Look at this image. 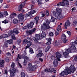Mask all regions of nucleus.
I'll return each instance as SVG.
<instances>
[{"label":"nucleus","instance_id":"f257e3e1","mask_svg":"<svg viewBox=\"0 0 77 77\" xmlns=\"http://www.w3.org/2000/svg\"><path fill=\"white\" fill-rule=\"evenodd\" d=\"M75 70V67H74V65H72L71 66L69 69L67 68H66L65 71L61 73L60 75H62V76H63V75H68V74H69V73H71V72H74Z\"/></svg>","mask_w":77,"mask_h":77},{"label":"nucleus","instance_id":"f03ea898","mask_svg":"<svg viewBox=\"0 0 77 77\" xmlns=\"http://www.w3.org/2000/svg\"><path fill=\"white\" fill-rule=\"evenodd\" d=\"M20 33V32L18 31V29H14L13 31H11L10 32H9L8 35L9 36H12L11 38L14 40H15L17 39V38L15 37L14 34H15V33L16 34H18V33Z\"/></svg>","mask_w":77,"mask_h":77},{"label":"nucleus","instance_id":"7ed1b4c3","mask_svg":"<svg viewBox=\"0 0 77 77\" xmlns=\"http://www.w3.org/2000/svg\"><path fill=\"white\" fill-rule=\"evenodd\" d=\"M55 57H56L57 59H55L54 61L53 64L54 66L56 67L57 66V63H58V61H60V58L62 56L59 53L57 52L55 54Z\"/></svg>","mask_w":77,"mask_h":77},{"label":"nucleus","instance_id":"20e7f679","mask_svg":"<svg viewBox=\"0 0 77 77\" xmlns=\"http://www.w3.org/2000/svg\"><path fill=\"white\" fill-rule=\"evenodd\" d=\"M50 21L49 20H48L46 22V23H44L43 25H42L41 27V29L43 30V29H48L50 28V27L49 26V24H50Z\"/></svg>","mask_w":77,"mask_h":77},{"label":"nucleus","instance_id":"39448f33","mask_svg":"<svg viewBox=\"0 0 77 77\" xmlns=\"http://www.w3.org/2000/svg\"><path fill=\"white\" fill-rule=\"evenodd\" d=\"M53 14L56 18H57L59 20L63 18V15H62V13L61 12L58 14H56V11H54L53 12Z\"/></svg>","mask_w":77,"mask_h":77},{"label":"nucleus","instance_id":"423d86ee","mask_svg":"<svg viewBox=\"0 0 77 77\" xmlns=\"http://www.w3.org/2000/svg\"><path fill=\"white\" fill-rule=\"evenodd\" d=\"M13 42H14L13 41V40L12 39L8 40L5 42L4 47L6 48V47H8V43L10 44H13Z\"/></svg>","mask_w":77,"mask_h":77},{"label":"nucleus","instance_id":"0eeeda50","mask_svg":"<svg viewBox=\"0 0 77 77\" xmlns=\"http://www.w3.org/2000/svg\"><path fill=\"white\" fill-rule=\"evenodd\" d=\"M59 4L60 6H65V5L67 6H68L69 5V2L68 0H64L62 2L60 3Z\"/></svg>","mask_w":77,"mask_h":77},{"label":"nucleus","instance_id":"6e6552de","mask_svg":"<svg viewBox=\"0 0 77 77\" xmlns=\"http://www.w3.org/2000/svg\"><path fill=\"white\" fill-rule=\"evenodd\" d=\"M72 51H73V50L71 49V50H70V49L69 48L67 49L66 51V52L63 53V55L64 56L66 57L68 56V54L70 53H72V52H71Z\"/></svg>","mask_w":77,"mask_h":77},{"label":"nucleus","instance_id":"1a4fd4ad","mask_svg":"<svg viewBox=\"0 0 77 77\" xmlns=\"http://www.w3.org/2000/svg\"><path fill=\"white\" fill-rule=\"evenodd\" d=\"M34 24V23H33V22H31L30 23V24H29L27 25V26H24L23 27V29L24 30L25 29H26L27 28H29V29H30V28H32L33 27V25Z\"/></svg>","mask_w":77,"mask_h":77},{"label":"nucleus","instance_id":"9d476101","mask_svg":"<svg viewBox=\"0 0 77 77\" xmlns=\"http://www.w3.org/2000/svg\"><path fill=\"white\" fill-rule=\"evenodd\" d=\"M75 44H77V40H76L75 42H72L70 43V45H72L71 47V49H72L73 50H75L76 48L75 47Z\"/></svg>","mask_w":77,"mask_h":77},{"label":"nucleus","instance_id":"9b49d317","mask_svg":"<svg viewBox=\"0 0 77 77\" xmlns=\"http://www.w3.org/2000/svg\"><path fill=\"white\" fill-rule=\"evenodd\" d=\"M15 69L10 70V75L11 77H14L15 76Z\"/></svg>","mask_w":77,"mask_h":77},{"label":"nucleus","instance_id":"f8f14e48","mask_svg":"<svg viewBox=\"0 0 77 77\" xmlns=\"http://www.w3.org/2000/svg\"><path fill=\"white\" fill-rule=\"evenodd\" d=\"M28 67H27L26 69L29 70L30 71H32L33 70L32 64L29 63L28 65Z\"/></svg>","mask_w":77,"mask_h":77},{"label":"nucleus","instance_id":"ddd939ff","mask_svg":"<svg viewBox=\"0 0 77 77\" xmlns=\"http://www.w3.org/2000/svg\"><path fill=\"white\" fill-rule=\"evenodd\" d=\"M25 5V3L24 2H23L22 3V4L19 6L18 8V10L19 11H21V9Z\"/></svg>","mask_w":77,"mask_h":77},{"label":"nucleus","instance_id":"4468645a","mask_svg":"<svg viewBox=\"0 0 77 77\" xmlns=\"http://www.w3.org/2000/svg\"><path fill=\"white\" fill-rule=\"evenodd\" d=\"M70 24H71V23L68 20H67L65 23L64 27H65V29H67L66 27H69L70 26Z\"/></svg>","mask_w":77,"mask_h":77},{"label":"nucleus","instance_id":"2eb2a0df","mask_svg":"<svg viewBox=\"0 0 77 77\" xmlns=\"http://www.w3.org/2000/svg\"><path fill=\"white\" fill-rule=\"evenodd\" d=\"M18 19L20 21L23 20L24 17H23V14L21 13L19 14Z\"/></svg>","mask_w":77,"mask_h":77},{"label":"nucleus","instance_id":"dca6fc26","mask_svg":"<svg viewBox=\"0 0 77 77\" xmlns=\"http://www.w3.org/2000/svg\"><path fill=\"white\" fill-rule=\"evenodd\" d=\"M54 69L53 68H50L48 70L47 69H46L45 70V72L47 71V72H52L54 71Z\"/></svg>","mask_w":77,"mask_h":77},{"label":"nucleus","instance_id":"f3484780","mask_svg":"<svg viewBox=\"0 0 77 77\" xmlns=\"http://www.w3.org/2000/svg\"><path fill=\"white\" fill-rule=\"evenodd\" d=\"M36 30V29L35 28H34L32 29V30H31L29 31H28V35H32L33 34V33L34 32H35Z\"/></svg>","mask_w":77,"mask_h":77},{"label":"nucleus","instance_id":"a211bd4d","mask_svg":"<svg viewBox=\"0 0 77 77\" xmlns=\"http://www.w3.org/2000/svg\"><path fill=\"white\" fill-rule=\"evenodd\" d=\"M38 52L39 53L37 54L36 55V57H41V56H42V54H43L41 53H42V51L39 50L38 51Z\"/></svg>","mask_w":77,"mask_h":77},{"label":"nucleus","instance_id":"6ab92c4d","mask_svg":"<svg viewBox=\"0 0 77 77\" xmlns=\"http://www.w3.org/2000/svg\"><path fill=\"white\" fill-rule=\"evenodd\" d=\"M27 46L26 47V48H25V50H26L27 48H29V47H30L31 45L32 44V43L30 41H28L27 42Z\"/></svg>","mask_w":77,"mask_h":77},{"label":"nucleus","instance_id":"aec40b11","mask_svg":"<svg viewBox=\"0 0 77 77\" xmlns=\"http://www.w3.org/2000/svg\"><path fill=\"white\" fill-rule=\"evenodd\" d=\"M36 12V10L32 9L29 13L30 14L29 15H32L35 14Z\"/></svg>","mask_w":77,"mask_h":77},{"label":"nucleus","instance_id":"412c9836","mask_svg":"<svg viewBox=\"0 0 77 77\" xmlns=\"http://www.w3.org/2000/svg\"><path fill=\"white\" fill-rule=\"evenodd\" d=\"M17 14L15 13H12L11 14L10 16V18H14V16H16Z\"/></svg>","mask_w":77,"mask_h":77},{"label":"nucleus","instance_id":"4be33fe9","mask_svg":"<svg viewBox=\"0 0 77 77\" xmlns=\"http://www.w3.org/2000/svg\"><path fill=\"white\" fill-rule=\"evenodd\" d=\"M62 12L61 9L57 8H56V12L55 11V14H59Z\"/></svg>","mask_w":77,"mask_h":77},{"label":"nucleus","instance_id":"5701e85b","mask_svg":"<svg viewBox=\"0 0 77 77\" xmlns=\"http://www.w3.org/2000/svg\"><path fill=\"white\" fill-rule=\"evenodd\" d=\"M5 63V61L4 60H0V66L1 67H3L4 66L3 65Z\"/></svg>","mask_w":77,"mask_h":77},{"label":"nucleus","instance_id":"b1692460","mask_svg":"<svg viewBox=\"0 0 77 77\" xmlns=\"http://www.w3.org/2000/svg\"><path fill=\"white\" fill-rule=\"evenodd\" d=\"M18 20L16 19H14L13 21V23L14 24H17L18 23Z\"/></svg>","mask_w":77,"mask_h":77},{"label":"nucleus","instance_id":"393cba45","mask_svg":"<svg viewBox=\"0 0 77 77\" xmlns=\"http://www.w3.org/2000/svg\"><path fill=\"white\" fill-rule=\"evenodd\" d=\"M66 35H65V34H62V35L61 36V39L62 40H63L65 39H66Z\"/></svg>","mask_w":77,"mask_h":77},{"label":"nucleus","instance_id":"a878e982","mask_svg":"<svg viewBox=\"0 0 77 77\" xmlns=\"http://www.w3.org/2000/svg\"><path fill=\"white\" fill-rule=\"evenodd\" d=\"M47 40H48V42L46 43L47 45H50L51 44V38H50L49 39H47Z\"/></svg>","mask_w":77,"mask_h":77},{"label":"nucleus","instance_id":"bb28decb","mask_svg":"<svg viewBox=\"0 0 77 77\" xmlns=\"http://www.w3.org/2000/svg\"><path fill=\"white\" fill-rule=\"evenodd\" d=\"M50 48V46H48L47 48H46L45 49V52H47V51L49 50Z\"/></svg>","mask_w":77,"mask_h":77},{"label":"nucleus","instance_id":"cd10ccee","mask_svg":"<svg viewBox=\"0 0 77 77\" xmlns=\"http://www.w3.org/2000/svg\"><path fill=\"white\" fill-rule=\"evenodd\" d=\"M35 36L36 39L37 40V41L38 40L40 39V36L38 34H37L35 35Z\"/></svg>","mask_w":77,"mask_h":77},{"label":"nucleus","instance_id":"c85d7f7f","mask_svg":"<svg viewBox=\"0 0 77 77\" xmlns=\"http://www.w3.org/2000/svg\"><path fill=\"white\" fill-rule=\"evenodd\" d=\"M45 32H42V34L41 35V36L42 37V38H44V37H45Z\"/></svg>","mask_w":77,"mask_h":77},{"label":"nucleus","instance_id":"c756f323","mask_svg":"<svg viewBox=\"0 0 77 77\" xmlns=\"http://www.w3.org/2000/svg\"><path fill=\"white\" fill-rule=\"evenodd\" d=\"M11 66L12 68L13 69H14V67H15V63L14 62H12L11 64Z\"/></svg>","mask_w":77,"mask_h":77},{"label":"nucleus","instance_id":"7c9ffc66","mask_svg":"<svg viewBox=\"0 0 77 77\" xmlns=\"http://www.w3.org/2000/svg\"><path fill=\"white\" fill-rule=\"evenodd\" d=\"M22 59L21 57L20 56L19 54H18V56H17V58L16 59V61H18L19 59Z\"/></svg>","mask_w":77,"mask_h":77},{"label":"nucleus","instance_id":"2f4dec72","mask_svg":"<svg viewBox=\"0 0 77 77\" xmlns=\"http://www.w3.org/2000/svg\"><path fill=\"white\" fill-rule=\"evenodd\" d=\"M56 19L53 17H51V21H53V22H55V20H56Z\"/></svg>","mask_w":77,"mask_h":77},{"label":"nucleus","instance_id":"473e14b6","mask_svg":"<svg viewBox=\"0 0 77 77\" xmlns=\"http://www.w3.org/2000/svg\"><path fill=\"white\" fill-rule=\"evenodd\" d=\"M29 52L31 53V54L34 53V52H33V51L32 48H29Z\"/></svg>","mask_w":77,"mask_h":77},{"label":"nucleus","instance_id":"72a5a7b5","mask_svg":"<svg viewBox=\"0 0 77 77\" xmlns=\"http://www.w3.org/2000/svg\"><path fill=\"white\" fill-rule=\"evenodd\" d=\"M33 40H34V41H35V43H37V42H38V40L36 39L35 37H33Z\"/></svg>","mask_w":77,"mask_h":77},{"label":"nucleus","instance_id":"f704fd0d","mask_svg":"<svg viewBox=\"0 0 77 77\" xmlns=\"http://www.w3.org/2000/svg\"><path fill=\"white\" fill-rule=\"evenodd\" d=\"M2 23H4V24H6L8 23V21L7 20H5L4 21H2Z\"/></svg>","mask_w":77,"mask_h":77},{"label":"nucleus","instance_id":"c9c22d12","mask_svg":"<svg viewBox=\"0 0 77 77\" xmlns=\"http://www.w3.org/2000/svg\"><path fill=\"white\" fill-rule=\"evenodd\" d=\"M61 29H62V28L61 27V26H60V25H58L57 27V30L59 31L60 30H61Z\"/></svg>","mask_w":77,"mask_h":77},{"label":"nucleus","instance_id":"e433bc0d","mask_svg":"<svg viewBox=\"0 0 77 77\" xmlns=\"http://www.w3.org/2000/svg\"><path fill=\"white\" fill-rule=\"evenodd\" d=\"M30 15H31L30 14V13L29 12L28 14H25V17H28L30 16Z\"/></svg>","mask_w":77,"mask_h":77},{"label":"nucleus","instance_id":"4c0bfd02","mask_svg":"<svg viewBox=\"0 0 77 77\" xmlns=\"http://www.w3.org/2000/svg\"><path fill=\"white\" fill-rule=\"evenodd\" d=\"M21 77H25V74L24 72H21Z\"/></svg>","mask_w":77,"mask_h":77},{"label":"nucleus","instance_id":"58836bf2","mask_svg":"<svg viewBox=\"0 0 77 77\" xmlns=\"http://www.w3.org/2000/svg\"><path fill=\"white\" fill-rule=\"evenodd\" d=\"M3 18V12H0V18Z\"/></svg>","mask_w":77,"mask_h":77},{"label":"nucleus","instance_id":"ea45409f","mask_svg":"<svg viewBox=\"0 0 77 77\" xmlns=\"http://www.w3.org/2000/svg\"><path fill=\"white\" fill-rule=\"evenodd\" d=\"M34 19H35L36 23H38V21L39 20V17H35V18H34Z\"/></svg>","mask_w":77,"mask_h":77},{"label":"nucleus","instance_id":"a19ab883","mask_svg":"<svg viewBox=\"0 0 77 77\" xmlns=\"http://www.w3.org/2000/svg\"><path fill=\"white\" fill-rule=\"evenodd\" d=\"M3 38H6L8 37V35L7 34H5L3 35L2 36Z\"/></svg>","mask_w":77,"mask_h":77},{"label":"nucleus","instance_id":"79ce46f5","mask_svg":"<svg viewBox=\"0 0 77 77\" xmlns=\"http://www.w3.org/2000/svg\"><path fill=\"white\" fill-rule=\"evenodd\" d=\"M4 8H8V5L6 4H4Z\"/></svg>","mask_w":77,"mask_h":77},{"label":"nucleus","instance_id":"37998d69","mask_svg":"<svg viewBox=\"0 0 77 77\" xmlns=\"http://www.w3.org/2000/svg\"><path fill=\"white\" fill-rule=\"evenodd\" d=\"M5 60L7 62H9V58L8 57H6L5 58Z\"/></svg>","mask_w":77,"mask_h":77},{"label":"nucleus","instance_id":"c03bdc74","mask_svg":"<svg viewBox=\"0 0 77 77\" xmlns=\"http://www.w3.org/2000/svg\"><path fill=\"white\" fill-rule=\"evenodd\" d=\"M23 58L24 60H29V57H27V56L24 57Z\"/></svg>","mask_w":77,"mask_h":77},{"label":"nucleus","instance_id":"a18cd8bd","mask_svg":"<svg viewBox=\"0 0 77 77\" xmlns=\"http://www.w3.org/2000/svg\"><path fill=\"white\" fill-rule=\"evenodd\" d=\"M4 15H5L7 16V15H8V12L7 11H4Z\"/></svg>","mask_w":77,"mask_h":77},{"label":"nucleus","instance_id":"49530a36","mask_svg":"<svg viewBox=\"0 0 77 77\" xmlns=\"http://www.w3.org/2000/svg\"><path fill=\"white\" fill-rule=\"evenodd\" d=\"M28 42V41H27V39H25L23 41V43L24 44H26V42Z\"/></svg>","mask_w":77,"mask_h":77},{"label":"nucleus","instance_id":"de8ad7c7","mask_svg":"<svg viewBox=\"0 0 77 77\" xmlns=\"http://www.w3.org/2000/svg\"><path fill=\"white\" fill-rule=\"evenodd\" d=\"M49 35L50 36H53V35H54L53 33V32H51L49 33Z\"/></svg>","mask_w":77,"mask_h":77},{"label":"nucleus","instance_id":"09e8293b","mask_svg":"<svg viewBox=\"0 0 77 77\" xmlns=\"http://www.w3.org/2000/svg\"><path fill=\"white\" fill-rule=\"evenodd\" d=\"M59 30H57L56 32H55V34L56 35H59Z\"/></svg>","mask_w":77,"mask_h":77},{"label":"nucleus","instance_id":"8fccbe9b","mask_svg":"<svg viewBox=\"0 0 77 77\" xmlns=\"http://www.w3.org/2000/svg\"><path fill=\"white\" fill-rule=\"evenodd\" d=\"M23 65H26V64H27V61L24 60V62L23 63Z\"/></svg>","mask_w":77,"mask_h":77},{"label":"nucleus","instance_id":"3c124183","mask_svg":"<svg viewBox=\"0 0 77 77\" xmlns=\"http://www.w3.org/2000/svg\"><path fill=\"white\" fill-rule=\"evenodd\" d=\"M37 67H38V66H32L33 68V71L35 69H36V68H37Z\"/></svg>","mask_w":77,"mask_h":77},{"label":"nucleus","instance_id":"603ef678","mask_svg":"<svg viewBox=\"0 0 77 77\" xmlns=\"http://www.w3.org/2000/svg\"><path fill=\"white\" fill-rule=\"evenodd\" d=\"M33 5H31L28 8V9H32V8H33Z\"/></svg>","mask_w":77,"mask_h":77},{"label":"nucleus","instance_id":"864d4df0","mask_svg":"<svg viewBox=\"0 0 77 77\" xmlns=\"http://www.w3.org/2000/svg\"><path fill=\"white\" fill-rule=\"evenodd\" d=\"M72 12H75V8H73L72 9Z\"/></svg>","mask_w":77,"mask_h":77},{"label":"nucleus","instance_id":"5fc2aeb1","mask_svg":"<svg viewBox=\"0 0 77 77\" xmlns=\"http://www.w3.org/2000/svg\"><path fill=\"white\" fill-rule=\"evenodd\" d=\"M76 23H76V22L75 21H74L72 23V25H73V26H75V25H76Z\"/></svg>","mask_w":77,"mask_h":77},{"label":"nucleus","instance_id":"6e6d98bb","mask_svg":"<svg viewBox=\"0 0 77 77\" xmlns=\"http://www.w3.org/2000/svg\"><path fill=\"white\" fill-rule=\"evenodd\" d=\"M55 45H55V46H56V45H57L58 44H59L58 42H57V41H55Z\"/></svg>","mask_w":77,"mask_h":77},{"label":"nucleus","instance_id":"4d7b16f0","mask_svg":"<svg viewBox=\"0 0 77 77\" xmlns=\"http://www.w3.org/2000/svg\"><path fill=\"white\" fill-rule=\"evenodd\" d=\"M67 33L68 34V35H71V32H70V31H68L67 32Z\"/></svg>","mask_w":77,"mask_h":77},{"label":"nucleus","instance_id":"13d9d810","mask_svg":"<svg viewBox=\"0 0 77 77\" xmlns=\"http://www.w3.org/2000/svg\"><path fill=\"white\" fill-rule=\"evenodd\" d=\"M74 60H75V61H77V56L75 57L74 58Z\"/></svg>","mask_w":77,"mask_h":77},{"label":"nucleus","instance_id":"bf43d9fd","mask_svg":"<svg viewBox=\"0 0 77 77\" xmlns=\"http://www.w3.org/2000/svg\"><path fill=\"white\" fill-rule=\"evenodd\" d=\"M63 40V42L64 43H65L66 42V39H64V40Z\"/></svg>","mask_w":77,"mask_h":77},{"label":"nucleus","instance_id":"052dcab7","mask_svg":"<svg viewBox=\"0 0 77 77\" xmlns=\"http://www.w3.org/2000/svg\"><path fill=\"white\" fill-rule=\"evenodd\" d=\"M4 71L5 74H7V73H8V71L6 69L4 70Z\"/></svg>","mask_w":77,"mask_h":77},{"label":"nucleus","instance_id":"680f3d73","mask_svg":"<svg viewBox=\"0 0 77 77\" xmlns=\"http://www.w3.org/2000/svg\"><path fill=\"white\" fill-rule=\"evenodd\" d=\"M18 65H19V66H20V68L22 67V66H21V64H20V63H18Z\"/></svg>","mask_w":77,"mask_h":77},{"label":"nucleus","instance_id":"e2e57ef3","mask_svg":"<svg viewBox=\"0 0 77 77\" xmlns=\"http://www.w3.org/2000/svg\"><path fill=\"white\" fill-rule=\"evenodd\" d=\"M17 42H19V43H21V40H18L17 41Z\"/></svg>","mask_w":77,"mask_h":77},{"label":"nucleus","instance_id":"0e129e2a","mask_svg":"<svg viewBox=\"0 0 77 77\" xmlns=\"http://www.w3.org/2000/svg\"><path fill=\"white\" fill-rule=\"evenodd\" d=\"M7 55L8 56H11V53H8L7 54Z\"/></svg>","mask_w":77,"mask_h":77},{"label":"nucleus","instance_id":"69168bd1","mask_svg":"<svg viewBox=\"0 0 77 77\" xmlns=\"http://www.w3.org/2000/svg\"><path fill=\"white\" fill-rule=\"evenodd\" d=\"M39 60H40V61H41V62H42V61H43V59H42L41 58H40L39 59Z\"/></svg>","mask_w":77,"mask_h":77},{"label":"nucleus","instance_id":"338daca9","mask_svg":"<svg viewBox=\"0 0 77 77\" xmlns=\"http://www.w3.org/2000/svg\"><path fill=\"white\" fill-rule=\"evenodd\" d=\"M32 3H33V4H34V3H35V1L32 0Z\"/></svg>","mask_w":77,"mask_h":77},{"label":"nucleus","instance_id":"774afa93","mask_svg":"<svg viewBox=\"0 0 77 77\" xmlns=\"http://www.w3.org/2000/svg\"><path fill=\"white\" fill-rule=\"evenodd\" d=\"M27 54V53L26 52V51H24V55L26 56Z\"/></svg>","mask_w":77,"mask_h":77}]
</instances>
